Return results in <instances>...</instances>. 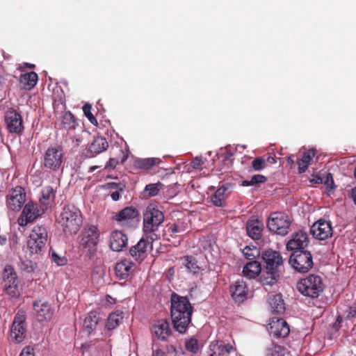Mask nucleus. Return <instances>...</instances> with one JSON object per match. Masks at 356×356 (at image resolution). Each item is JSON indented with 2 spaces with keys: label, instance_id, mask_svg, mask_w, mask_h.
<instances>
[{
  "label": "nucleus",
  "instance_id": "obj_1",
  "mask_svg": "<svg viewBox=\"0 0 356 356\" xmlns=\"http://www.w3.org/2000/svg\"><path fill=\"white\" fill-rule=\"evenodd\" d=\"M99 234L98 227L92 224H86L83 229L80 247L83 254L90 259L96 254Z\"/></svg>",
  "mask_w": 356,
  "mask_h": 356
},
{
  "label": "nucleus",
  "instance_id": "obj_2",
  "mask_svg": "<svg viewBox=\"0 0 356 356\" xmlns=\"http://www.w3.org/2000/svg\"><path fill=\"white\" fill-rule=\"evenodd\" d=\"M65 160L63 147L58 144H54L45 150L42 158V166L50 171L58 172L63 168Z\"/></svg>",
  "mask_w": 356,
  "mask_h": 356
},
{
  "label": "nucleus",
  "instance_id": "obj_3",
  "mask_svg": "<svg viewBox=\"0 0 356 356\" xmlns=\"http://www.w3.org/2000/svg\"><path fill=\"white\" fill-rule=\"evenodd\" d=\"M296 287L302 295L312 298L318 297L324 289L321 277L313 274L300 280Z\"/></svg>",
  "mask_w": 356,
  "mask_h": 356
},
{
  "label": "nucleus",
  "instance_id": "obj_4",
  "mask_svg": "<svg viewBox=\"0 0 356 356\" xmlns=\"http://www.w3.org/2000/svg\"><path fill=\"white\" fill-rule=\"evenodd\" d=\"M47 241V232L44 226H35L29 235L27 247L31 254H40L44 252Z\"/></svg>",
  "mask_w": 356,
  "mask_h": 356
},
{
  "label": "nucleus",
  "instance_id": "obj_5",
  "mask_svg": "<svg viewBox=\"0 0 356 356\" xmlns=\"http://www.w3.org/2000/svg\"><path fill=\"white\" fill-rule=\"evenodd\" d=\"M289 263L297 272L302 273L309 272L314 266L311 252L307 250L291 252Z\"/></svg>",
  "mask_w": 356,
  "mask_h": 356
},
{
  "label": "nucleus",
  "instance_id": "obj_6",
  "mask_svg": "<svg viewBox=\"0 0 356 356\" xmlns=\"http://www.w3.org/2000/svg\"><path fill=\"white\" fill-rule=\"evenodd\" d=\"M2 287L10 298H18L20 291L18 287L17 275L10 265H6L2 275Z\"/></svg>",
  "mask_w": 356,
  "mask_h": 356
},
{
  "label": "nucleus",
  "instance_id": "obj_7",
  "mask_svg": "<svg viewBox=\"0 0 356 356\" xmlns=\"http://www.w3.org/2000/svg\"><path fill=\"white\" fill-rule=\"evenodd\" d=\"M4 122L6 129L10 134L20 136L24 131V124L22 115L15 108H10L5 113Z\"/></svg>",
  "mask_w": 356,
  "mask_h": 356
},
{
  "label": "nucleus",
  "instance_id": "obj_8",
  "mask_svg": "<svg viewBox=\"0 0 356 356\" xmlns=\"http://www.w3.org/2000/svg\"><path fill=\"white\" fill-rule=\"evenodd\" d=\"M261 258L265 264L264 270L280 275L283 268V259L279 252L267 250L262 253Z\"/></svg>",
  "mask_w": 356,
  "mask_h": 356
},
{
  "label": "nucleus",
  "instance_id": "obj_9",
  "mask_svg": "<svg viewBox=\"0 0 356 356\" xmlns=\"http://www.w3.org/2000/svg\"><path fill=\"white\" fill-rule=\"evenodd\" d=\"M25 189L19 186L12 188L6 195V206L9 210L19 211L26 201Z\"/></svg>",
  "mask_w": 356,
  "mask_h": 356
},
{
  "label": "nucleus",
  "instance_id": "obj_10",
  "mask_svg": "<svg viewBox=\"0 0 356 356\" xmlns=\"http://www.w3.org/2000/svg\"><path fill=\"white\" fill-rule=\"evenodd\" d=\"M309 243V238L307 232L299 230L291 235V239L286 244V248L291 252L306 250Z\"/></svg>",
  "mask_w": 356,
  "mask_h": 356
},
{
  "label": "nucleus",
  "instance_id": "obj_11",
  "mask_svg": "<svg viewBox=\"0 0 356 356\" xmlns=\"http://www.w3.org/2000/svg\"><path fill=\"white\" fill-rule=\"evenodd\" d=\"M26 333L25 316L24 314L17 313L14 318L11 327V340L15 343H20L25 339Z\"/></svg>",
  "mask_w": 356,
  "mask_h": 356
},
{
  "label": "nucleus",
  "instance_id": "obj_12",
  "mask_svg": "<svg viewBox=\"0 0 356 356\" xmlns=\"http://www.w3.org/2000/svg\"><path fill=\"white\" fill-rule=\"evenodd\" d=\"M193 308L189 310H185L182 313H178L175 311L171 313V319L175 330L179 333H185L188 326L191 321V315Z\"/></svg>",
  "mask_w": 356,
  "mask_h": 356
},
{
  "label": "nucleus",
  "instance_id": "obj_13",
  "mask_svg": "<svg viewBox=\"0 0 356 356\" xmlns=\"http://www.w3.org/2000/svg\"><path fill=\"white\" fill-rule=\"evenodd\" d=\"M44 212V209L40 206L39 208L36 202H29L24 205L17 222H32Z\"/></svg>",
  "mask_w": 356,
  "mask_h": 356
},
{
  "label": "nucleus",
  "instance_id": "obj_14",
  "mask_svg": "<svg viewBox=\"0 0 356 356\" xmlns=\"http://www.w3.org/2000/svg\"><path fill=\"white\" fill-rule=\"evenodd\" d=\"M290 329L283 318H273L269 323V333L277 338H284L289 335Z\"/></svg>",
  "mask_w": 356,
  "mask_h": 356
},
{
  "label": "nucleus",
  "instance_id": "obj_15",
  "mask_svg": "<svg viewBox=\"0 0 356 356\" xmlns=\"http://www.w3.org/2000/svg\"><path fill=\"white\" fill-rule=\"evenodd\" d=\"M164 214L159 207L154 202L150 203L143 213V222H163Z\"/></svg>",
  "mask_w": 356,
  "mask_h": 356
},
{
  "label": "nucleus",
  "instance_id": "obj_16",
  "mask_svg": "<svg viewBox=\"0 0 356 356\" xmlns=\"http://www.w3.org/2000/svg\"><path fill=\"white\" fill-rule=\"evenodd\" d=\"M60 222H81L83 220L81 211L74 205H66L60 215Z\"/></svg>",
  "mask_w": 356,
  "mask_h": 356
},
{
  "label": "nucleus",
  "instance_id": "obj_17",
  "mask_svg": "<svg viewBox=\"0 0 356 356\" xmlns=\"http://www.w3.org/2000/svg\"><path fill=\"white\" fill-rule=\"evenodd\" d=\"M128 242L127 236L119 230L113 231L111 233L109 246L113 251L120 252L127 247Z\"/></svg>",
  "mask_w": 356,
  "mask_h": 356
},
{
  "label": "nucleus",
  "instance_id": "obj_18",
  "mask_svg": "<svg viewBox=\"0 0 356 356\" xmlns=\"http://www.w3.org/2000/svg\"><path fill=\"white\" fill-rule=\"evenodd\" d=\"M108 147V143L106 138L97 136L89 144L86 152V156L88 158L95 157L100 153L106 151Z\"/></svg>",
  "mask_w": 356,
  "mask_h": 356
},
{
  "label": "nucleus",
  "instance_id": "obj_19",
  "mask_svg": "<svg viewBox=\"0 0 356 356\" xmlns=\"http://www.w3.org/2000/svg\"><path fill=\"white\" fill-rule=\"evenodd\" d=\"M235 350L232 345L220 340H216L209 346L210 356H228Z\"/></svg>",
  "mask_w": 356,
  "mask_h": 356
},
{
  "label": "nucleus",
  "instance_id": "obj_20",
  "mask_svg": "<svg viewBox=\"0 0 356 356\" xmlns=\"http://www.w3.org/2000/svg\"><path fill=\"white\" fill-rule=\"evenodd\" d=\"M171 313L177 311L182 313L185 310L193 309L191 304L186 297L181 296L176 293H172L170 298Z\"/></svg>",
  "mask_w": 356,
  "mask_h": 356
},
{
  "label": "nucleus",
  "instance_id": "obj_21",
  "mask_svg": "<svg viewBox=\"0 0 356 356\" xmlns=\"http://www.w3.org/2000/svg\"><path fill=\"white\" fill-rule=\"evenodd\" d=\"M332 224H312L310 232L312 236L320 241L330 238L333 234Z\"/></svg>",
  "mask_w": 356,
  "mask_h": 356
},
{
  "label": "nucleus",
  "instance_id": "obj_22",
  "mask_svg": "<svg viewBox=\"0 0 356 356\" xmlns=\"http://www.w3.org/2000/svg\"><path fill=\"white\" fill-rule=\"evenodd\" d=\"M33 307L37 318L40 322L50 320L53 316L54 309L47 302H35Z\"/></svg>",
  "mask_w": 356,
  "mask_h": 356
},
{
  "label": "nucleus",
  "instance_id": "obj_23",
  "mask_svg": "<svg viewBox=\"0 0 356 356\" xmlns=\"http://www.w3.org/2000/svg\"><path fill=\"white\" fill-rule=\"evenodd\" d=\"M149 242L141 238L136 245L130 248L131 256L139 263L144 260L147 256V247Z\"/></svg>",
  "mask_w": 356,
  "mask_h": 356
},
{
  "label": "nucleus",
  "instance_id": "obj_24",
  "mask_svg": "<svg viewBox=\"0 0 356 356\" xmlns=\"http://www.w3.org/2000/svg\"><path fill=\"white\" fill-rule=\"evenodd\" d=\"M232 298L236 302H243L248 295V287L243 280H237L230 288Z\"/></svg>",
  "mask_w": 356,
  "mask_h": 356
},
{
  "label": "nucleus",
  "instance_id": "obj_25",
  "mask_svg": "<svg viewBox=\"0 0 356 356\" xmlns=\"http://www.w3.org/2000/svg\"><path fill=\"white\" fill-rule=\"evenodd\" d=\"M56 193L51 186H47L42 190V196L40 197V207L46 211L51 209L54 204Z\"/></svg>",
  "mask_w": 356,
  "mask_h": 356
},
{
  "label": "nucleus",
  "instance_id": "obj_26",
  "mask_svg": "<svg viewBox=\"0 0 356 356\" xmlns=\"http://www.w3.org/2000/svg\"><path fill=\"white\" fill-rule=\"evenodd\" d=\"M38 76L35 72H26L19 77V84L22 89L30 90L37 83Z\"/></svg>",
  "mask_w": 356,
  "mask_h": 356
},
{
  "label": "nucleus",
  "instance_id": "obj_27",
  "mask_svg": "<svg viewBox=\"0 0 356 356\" xmlns=\"http://www.w3.org/2000/svg\"><path fill=\"white\" fill-rule=\"evenodd\" d=\"M315 154L316 150L314 149H309L302 154L301 159L297 161L298 173L302 174L307 170Z\"/></svg>",
  "mask_w": 356,
  "mask_h": 356
},
{
  "label": "nucleus",
  "instance_id": "obj_28",
  "mask_svg": "<svg viewBox=\"0 0 356 356\" xmlns=\"http://www.w3.org/2000/svg\"><path fill=\"white\" fill-rule=\"evenodd\" d=\"M261 273V264L256 260L247 263L243 268V275L249 279L256 278Z\"/></svg>",
  "mask_w": 356,
  "mask_h": 356
},
{
  "label": "nucleus",
  "instance_id": "obj_29",
  "mask_svg": "<svg viewBox=\"0 0 356 356\" xmlns=\"http://www.w3.org/2000/svg\"><path fill=\"white\" fill-rule=\"evenodd\" d=\"M134 264L127 260L119 262L115 266V274L120 279H126L132 272Z\"/></svg>",
  "mask_w": 356,
  "mask_h": 356
},
{
  "label": "nucleus",
  "instance_id": "obj_30",
  "mask_svg": "<svg viewBox=\"0 0 356 356\" xmlns=\"http://www.w3.org/2000/svg\"><path fill=\"white\" fill-rule=\"evenodd\" d=\"M139 216L138 211L134 207H127L122 209L115 216V220L117 221H123L128 220H133Z\"/></svg>",
  "mask_w": 356,
  "mask_h": 356
},
{
  "label": "nucleus",
  "instance_id": "obj_31",
  "mask_svg": "<svg viewBox=\"0 0 356 356\" xmlns=\"http://www.w3.org/2000/svg\"><path fill=\"white\" fill-rule=\"evenodd\" d=\"M153 330L156 337L163 341L166 340L167 337L170 334V329L167 321H159L157 324L154 325Z\"/></svg>",
  "mask_w": 356,
  "mask_h": 356
},
{
  "label": "nucleus",
  "instance_id": "obj_32",
  "mask_svg": "<svg viewBox=\"0 0 356 356\" xmlns=\"http://www.w3.org/2000/svg\"><path fill=\"white\" fill-rule=\"evenodd\" d=\"M280 277V274L273 273V271L264 270L261 273L260 280L266 290H268V286H272L277 283Z\"/></svg>",
  "mask_w": 356,
  "mask_h": 356
},
{
  "label": "nucleus",
  "instance_id": "obj_33",
  "mask_svg": "<svg viewBox=\"0 0 356 356\" xmlns=\"http://www.w3.org/2000/svg\"><path fill=\"white\" fill-rule=\"evenodd\" d=\"M99 316L97 312H90L84 318L83 327V330L89 334L97 327L99 321Z\"/></svg>",
  "mask_w": 356,
  "mask_h": 356
},
{
  "label": "nucleus",
  "instance_id": "obj_34",
  "mask_svg": "<svg viewBox=\"0 0 356 356\" xmlns=\"http://www.w3.org/2000/svg\"><path fill=\"white\" fill-rule=\"evenodd\" d=\"M161 162L159 158L137 159L134 161V166L141 170H149Z\"/></svg>",
  "mask_w": 356,
  "mask_h": 356
},
{
  "label": "nucleus",
  "instance_id": "obj_35",
  "mask_svg": "<svg viewBox=\"0 0 356 356\" xmlns=\"http://www.w3.org/2000/svg\"><path fill=\"white\" fill-rule=\"evenodd\" d=\"M228 187L222 186L219 187L217 191L211 196V200L212 203L216 207H223L225 204V199L226 197V192Z\"/></svg>",
  "mask_w": 356,
  "mask_h": 356
},
{
  "label": "nucleus",
  "instance_id": "obj_36",
  "mask_svg": "<svg viewBox=\"0 0 356 356\" xmlns=\"http://www.w3.org/2000/svg\"><path fill=\"white\" fill-rule=\"evenodd\" d=\"M269 305L272 311L277 314H282L284 312V303L280 295H275L269 298Z\"/></svg>",
  "mask_w": 356,
  "mask_h": 356
},
{
  "label": "nucleus",
  "instance_id": "obj_37",
  "mask_svg": "<svg viewBox=\"0 0 356 356\" xmlns=\"http://www.w3.org/2000/svg\"><path fill=\"white\" fill-rule=\"evenodd\" d=\"M62 124L67 130H74L76 129L78 123L75 120L74 115L70 112H65L62 118Z\"/></svg>",
  "mask_w": 356,
  "mask_h": 356
},
{
  "label": "nucleus",
  "instance_id": "obj_38",
  "mask_svg": "<svg viewBox=\"0 0 356 356\" xmlns=\"http://www.w3.org/2000/svg\"><path fill=\"white\" fill-rule=\"evenodd\" d=\"M246 231L250 237L252 239L258 240L261 237L263 224H247Z\"/></svg>",
  "mask_w": 356,
  "mask_h": 356
},
{
  "label": "nucleus",
  "instance_id": "obj_39",
  "mask_svg": "<svg viewBox=\"0 0 356 356\" xmlns=\"http://www.w3.org/2000/svg\"><path fill=\"white\" fill-rule=\"evenodd\" d=\"M270 232L284 236L289 233L290 224H266Z\"/></svg>",
  "mask_w": 356,
  "mask_h": 356
},
{
  "label": "nucleus",
  "instance_id": "obj_40",
  "mask_svg": "<svg viewBox=\"0 0 356 356\" xmlns=\"http://www.w3.org/2000/svg\"><path fill=\"white\" fill-rule=\"evenodd\" d=\"M122 319V313L119 312L111 313L108 318L106 323V327L108 330L115 329Z\"/></svg>",
  "mask_w": 356,
  "mask_h": 356
},
{
  "label": "nucleus",
  "instance_id": "obj_41",
  "mask_svg": "<svg viewBox=\"0 0 356 356\" xmlns=\"http://www.w3.org/2000/svg\"><path fill=\"white\" fill-rule=\"evenodd\" d=\"M163 184L161 182L147 184L144 189V193H147L149 197H154L158 195L159 191L163 188Z\"/></svg>",
  "mask_w": 356,
  "mask_h": 356
},
{
  "label": "nucleus",
  "instance_id": "obj_42",
  "mask_svg": "<svg viewBox=\"0 0 356 356\" xmlns=\"http://www.w3.org/2000/svg\"><path fill=\"white\" fill-rule=\"evenodd\" d=\"M18 266L22 270L28 273H31L38 268V264L31 260L21 259L18 264Z\"/></svg>",
  "mask_w": 356,
  "mask_h": 356
},
{
  "label": "nucleus",
  "instance_id": "obj_43",
  "mask_svg": "<svg viewBox=\"0 0 356 356\" xmlns=\"http://www.w3.org/2000/svg\"><path fill=\"white\" fill-rule=\"evenodd\" d=\"M290 222L289 216L283 212L272 213L268 218L267 222Z\"/></svg>",
  "mask_w": 356,
  "mask_h": 356
},
{
  "label": "nucleus",
  "instance_id": "obj_44",
  "mask_svg": "<svg viewBox=\"0 0 356 356\" xmlns=\"http://www.w3.org/2000/svg\"><path fill=\"white\" fill-rule=\"evenodd\" d=\"M267 181V178L262 175H254L250 180H244L242 182V185L244 186H254L258 184H263Z\"/></svg>",
  "mask_w": 356,
  "mask_h": 356
},
{
  "label": "nucleus",
  "instance_id": "obj_45",
  "mask_svg": "<svg viewBox=\"0 0 356 356\" xmlns=\"http://www.w3.org/2000/svg\"><path fill=\"white\" fill-rule=\"evenodd\" d=\"M243 254L247 259L253 261L259 256L260 252L256 247L250 248L249 246H246L243 250Z\"/></svg>",
  "mask_w": 356,
  "mask_h": 356
},
{
  "label": "nucleus",
  "instance_id": "obj_46",
  "mask_svg": "<svg viewBox=\"0 0 356 356\" xmlns=\"http://www.w3.org/2000/svg\"><path fill=\"white\" fill-rule=\"evenodd\" d=\"M113 157L117 159L119 163H124L128 157V151L118 147Z\"/></svg>",
  "mask_w": 356,
  "mask_h": 356
},
{
  "label": "nucleus",
  "instance_id": "obj_47",
  "mask_svg": "<svg viewBox=\"0 0 356 356\" xmlns=\"http://www.w3.org/2000/svg\"><path fill=\"white\" fill-rule=\"evenodd\" d=\"M92 106L90 104H85L83 106V111L84 115L87 117L88 120L93 124L97 125L98 124L97 119L92 115L91 112Z\"/></svg>",
  "mask_w": 356,
  "mask_h": 356
},
{
  "label": "nucleus",
  "instance_id": "obj_48",
  "mask_svg": "<svg viewBox=\"0 0 356 356\" xmlns=\"http://www.w3.org/2000/svg\"><path fill=\"white\" fill-rule=\"evenodd\" d=\"M266 166V160L262 157H257L252 162V167L255 171H261Z\"/></svg>",
  "mask_w": 356,
  "mask_h": 356
},
{
  "label": "nucleus",
  "instance_id": "obj_49",
  "mask_svg": "<svg viewBox=\"0 0 356 356\" xmlns=\"http://www.w3.org/2000/svg\"><path fill=\"white\" fill-rule=\"evenodd\" d=\"M187 350L191 351L193 353H196L199 350L198 341L195 339H190L186 341L185 344Z\"/></svg>",
  "mask_w": 356,
  "mask_h": 356
},
{
  "label": "nucleus",
  "instance_id": "obj_50",
  "mask_svg": "<svg viewBox=\"0 0 356 356\" xmlns=\"http://www.w3.org/2000/svg\"><path fill=\"white\" fill-rule=\"evenodd\" d=\"M80 229V226L79 224H64L63 230L65 233H69L70 234H76V232Z\"/></svg>",
  "mask_w": 356,
  "mask_h": 356
},
{
  "label": "nucleus",
  "instance_id": "obj_51",
  "mask_svg": "<svg viewBox=\"0 0 356 356\" xmlns=\"http://www.w3.org/2000/svg\"><path fill=\"white\" fill-rule=\"evenodd\" d=\"M186 267L193 273H195L197 269H198V266L197 265V261L193 257H187L186 258Z\"/></svg>",
  "mask_w": 356,
  "mask_h": 356
},
{
  "label": "nucleus",
  "instance_id": "obj_52",
  "mask_svg": "<svg viewBox=\"0 0 356 356\" xmlns=\"http://www.w3.org/2000/svg\"><path fill=\"white\" fill-rule=\"evenodd\" d=\"M163 232H164V234H167L168 233L170 236H172V234L180 232V229L177 224H168Z\"/></svg>",
  "mask_w": 356,
  "mask_h": 356
},
{
  "label": "nucleus",
  "instance_id": "obj_53",
  "mask_svg": "<svg viewBox=\"0 0 356 356\" xmlns=\"http://www.w3.org/2000/svg\"><path fill=\"white\" fill-rule=\"evenodd\" d=\"M161 224H143V231L146 235L154 232H159Z\"/></svg>",
  "mask_w": 356,
  "mask_h": 356
},
{
  "label": "nucleus",
  "instance_id": "obj_54",
  "mask_svg": "<svg viewBox=\"0 0 356 356\" xmlns=\"http://www.w3.org/2000/svg\"><path fill=\"white\" fill-rule=\"evenodd\" d=\"M51 258L58 266H64L67 263V259L65 257H60L55 252H52Z\"/></svg>",
  "mask_w": 356,
  "mask_h": 356
},
{
  "label": "nucleus",
  "instance_id": "obj_55",
  "mask_svg": "<svg viewBox=\"0 0 356 356\" xmlns=\"http://www.w3.org/2000/svg\"><path fill=\"white\" fill-rule=\"evenodd\" d=\"M118 164H119V162L117 161V159L111 157L106 163L105 168L108 170H113Z\"/></svg>",
  "mask_w": 356,
  "mask_h": 356
},
{
  "label": "nucleus",
  "instance_id": "obj_56",
  "mask_svg": "<svg viewBox=\"0 0 356 356\" xmlns=\"http://www.w3.org/2000/svg\"><path fill=\"white\" fill-rule=\"evenodd\" d=\"M161 235V232L159 230V232H152L151 234H148L147 235V241L149 242V241H151V243H152L154 241L160 238Z\"/></svg>",
  "mask_w": 356,
  "mask_h": 356
},
{
  "label": "nucleus",
  "instance_id": "obj_57",
  "mask_svg": "<svg viewBox=\"0 0 356 356\" xmlns=\"http://www.w3.org/2000/svg\"><path fill=\"white\" fill-rule=\"evenodd\" d=\"M202 164L203 161L200 157H195L191 163V165L193 169H198Z\"/></svg>",
  "mask_w": 356,
  "mask_h": 356
},
{
  "label": "nucleus",
  "instance_id": "obj_58",
  "mask_svg": "<svg viewBox=\"0 0 356 356\" xmlns=\"http://www.w3.org/2000/svg\"><path fill=\"white\" fill-rule=\"evenodd\" d=\"M271 356H284L283 348L281 346H274Z\"/></svg>",
  "mask_w": 356,
  "mask_h": 356
},
{
  "label": "nucleus",
  "instance_id": "obj_59",
  "mask_svg": "<svg viewBox=\"0 0 356 356\" xmlns=\"http://www.w3.org/2000/svg\"><path fill=\"white\" fill-rule=\"evenodd\" d=\"M20 356H34L33 348L30 346L25 347L22 351Z\"/></svg>",
  "mask_w": 356,
  "mask_h": 356
},
{
  "label": "nucleus",
  "instance_id": "obj_60",
  "mask_svg": "<svg viewBox=\"0 0 356 356\" xmlns=\"http://www.w3.org/2000/svg\"><path fill=\"white\" fill-rule=\"evenodd\" d=\"M323 181V178L318 175H313V177L310 179V182L312 184H322Z\"/></svg>",
  "mask_w": 356,
  "mask_h": 356
},
{
  "label": "nucleus",
  "instance_id": "obj_61",
  "mask_svg": "<svg viewBox=\"0 0 356 356\" xmlns=\"http://www.w3.org/2000/svg\"><path fill=\"white\" fill-rule=\"evenodd\" d=\"M108 188L109 189L119 190V191L123 190V188L121 187L120 184H118V183H115V182L108 183Z\"/></svg>",
  "mask_w": 356,
  "mask_h": 356
},
{
  "label": "nucleus",
  "instance_id": "obj_62",
  "mask_svg": "<svg viewBox=\"0 0 356 356\" xmlns=\"http://www.w3.org/2000/svg\"><path fill=\"white\" fill-rule=\"evenodd\" d=\"M152 356H165V353L160 349L153 350Z\"/></svg>",
  "mask_w": 356,
  "mask_h": 356
},
{
  "label": "nucleus",
  "instance_id": "obj_63",
  "mask_svg": "<svg viewBox=\"0 0 356 356\" xmlns=\"http://www.w3.org/2000/svg\"><path fill=\"white\" fill-rule=\"evenodd\" d=\"M7 79L5 76L0 74V90L3 89L6 83Z\"/></svg>",
  "mask_w": 356,
  "mask_h": 356
},
{
  "label": "nucleus",
  "instance_id": "obj_64",
  "mask_svg": "<svg viewBox=\"0 0 356 356\" xmlns=\"http://www.w3.org/2000/svg\"><path fill=\"white\" fill-rule=\"evenodd\" d=\"M111 197L113 200L117 201L119 200L120 195L118 191H115L111 194Z\"/></svg>",
  "mask_w": 356,
  "mask_h": 356
}]
</instances>
